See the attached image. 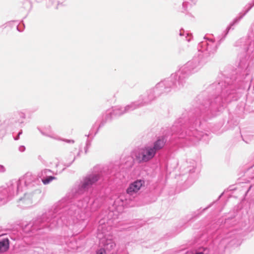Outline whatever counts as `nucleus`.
<instances>
[{
	"label": "nucleus",
	"instance_id": "8",
	"mask_svg": "<svg viewBox=\"0 0 254 254\" xmlns=\"http://www.w3.org/2000/svg\"><path fill=\"white\" fill-rule=\"evenodd\" d=\"M236 46L241 47L251 58H254V22L249 28L248 38H241L236 42Z\"/></svg>",
	"mask_w": 254,
	"mask_h": 254
},
{
	"label": "nucleus",
	"instance_id": "38",
	"mask_svg": "<svg viewBox=\"0 0 254 254\" xmlns=\"http://www.w3.org/2000/svg\"><path fill=\"white\" fill-rule=\"evenodd\" d=\"M22 133V130H21L18 133V136H20Z\"/></svg>",
	"mask_w": 254,
	"mask_h": 254
},
{
	"label": "nucleus",
	"instance_id": "26",
	"mask_svg": "<svg viewBox=\"0 0 254 254\" xmlns=\"http://www.w3.org/2000/svg\"><path fill=\"white\" fill-rule=\"evenodd\" d=\"M56 179V178L52 176V175L48 176V177H46L44 179L41 180L43 183L44 185L49 184L50 182H51L53 180Z\"/></svg>",
	"mask_w": 254,
	"mask_h": 254
},
{
	"label": "nucleus",
	"instance_id": "18",
	"mask_svg": "<svg viewBox=\"0 0 254 254\" xmlns=\"http://www.w3.org/2000/svg\"><path fill=\"white\" fill-rule=\"evenodd\" d=\"M37 128L43 135L50 138H54V134L51 126L47 125L43 127H38Z\"/></svg>",
	"mask_w": 254,
	"mask_h": 254
},
{
	"label": "nucleus",
	"instance_id": "14",
	"mask_svg": "<svg viewBox=\"0 0 254 254\" xmlns=\"http://www.w3.org/2000/svg\"><path fill=\"white\" fill-rule=\"evenodd\" d=\"M167 141L165 136H161L157 137V139L154 141L151 147L157 153L158 151L161 150L164 147Z\"/></svg>",
	"mask_w": 254,
	"mask_h": 254
},
{
	"label": "nucleus",
	"instance_id": "28",
	"mask_svg": "<svg viewBox=\"0 0 254 254\" xmlns=\"http://www.w3.org/2000/svg\"><path fill=\"white\" fill-rule=\"evenodd\" d=\"M254 6V0H252L251 2L249 3L246 5V7H247V9L245 10L244 14H245V15H246Z\"/></svg>",
	"mask_w": 254,
	"mask_h": 254
},
{
	"label": "nucleus",
	"instance_id": "5",
	"mask_svg": "<svg viewBox=\"0 0 254 254\" xmlns=\"http://www.w3.org/2000/svg\"><path fill=\"white\" fill-rule=\"evenodd\" d=\"M10 182L18 194L26 187L29 189L35 188L33 192H26L23 197L19 199V205L22 208L29 207L33 200H36L41 196V190L39 189L40 180L31 173L28 172L19 179L12 180Z\"/></svg>",
	"mask_w": 254,
	"mask_h": 254
},
{
	"label": "nucleus",
	"instance_id": "22",
	"mask_svg": "<svg viewBox=\"0 0 254 254\" xmlns=\"http://www.w3.org/2000/svg\"><path fill=\"white\" fill-rule=\"evenodd\" d=\"M53 172L49 169H44L41 171V173L39 174V176L41 178V180L48 177V176H51L53 174Z\"/></svg>",
	"mask_w": 254,
	"mask_h": 254
},
{
	"label": "nucleus",
	"instance_id": "32",
	"mask_svg": "<svg viewBox=\"0 0 254 254\" xmlns=\"http://www.w3.org/2000/svg\"><path fill=\"white\" fill-rule=\"evenodd\" d=\"M6 171L5 167L2 165H0V173H4Z\"/></svg>",
	"mask_w": 254,
	"mask_h": 254
},
{
	"label": "nucleus",
	"instance_id": "11",
	"mask_svg": "<svg viewBox=\"0 0 254 254\" xmlns=\"http://www.w3.org/2000/svg\"><path fill=\"white\" fill-rule=\"evenodd\" d=\"M12 186L11 183L9 181L7 184L6 187L0 188V205L4 204L15 195L18 194L14 187Z\"/></svg>",
	"mask_w": 254,
	"mask_h": 254
},
{
	"label": "nucleus",
	"instance_id": "39",
	"mask_svg": "<svg viewBox=\"0 0 254 254\" xmlns=\"http://www.w3.org/2000/svg\"><path fill=\"white\" fill-rule=\"evenodd\" d=\"M178 126V125L174 126L173 127V128H172V129H173V130H174L175 128L176 127H177Z\"/></svg>",
	"mask_w": 254,
	"mask_h": 254
},
{
	"label": "nucleus",
	"instance_id": "3",
	"mask_svg": "<svg viewBox=\"0 0 254 254\" xmlns=\"http://www.w3.org/2000/svg\"><path fill=\"white\" fill-rule=\"evenodd\" d=\"M218 44L213 39L204 37L197 46V53L191 60L182 66L178 69V73L182 74L186 79L191 74L197 72L207 62L210 57L216 53Z\"/></svg>",
	"mask_w": 254,
	"mask_h": 254
},
{
	"label": "nucleus",
	"instance_id": "20",
	"mask_svg": "<svg viewBox=\"0 0 254 254\" xmlns=\"http://www.w3.org/2000/svg\"><path fill=\"white\" fill-rule=\"evenodd\" d=\"M240 15L239 17H237L235 18L233 21L230 24L229 26L227 27L226 31V34L225 35H226L229 32V31L231 29L232 26L235 25V24H238L240 21L243 18V17L245 15V14H242L240 13Z\"/></svg>",
	"mask_w": 254,
	"mask_h": 254
},
{
	"label": "nucleus",
	"instance_id": "45",
	"mask_svg": "<svg viewBox=\"0 0 254 254\" xmlns=\"http://www.w3.org/2000/svg\"><path fill=\"white\" fill-rule=\"evenodd\" d=\"M250 189H251V187L249 188V189L248 190V191H249Z\"/></svg>",
	"mask_w": 254,
	"mask_h": 254
},
{
	"label": "nucleus",
	"instance_id": "29",
	"mask_svg": "<svg viewBox=\"0 0 254 254\" xmlns=\"http://www.w3.org/2000/svg\"><path fill=\"white\" fill-rule=\"evenodd\" d=\"M96 254H108V253L103 247H102L96 251Z\"/></svg>",
	"mask_w": 254,
	"mask_h": 254
},
{
	"label": "nucleus",
	"instance_id": "42",
	"mask_svg": "<svg viewBox=\"0 0 254 254\" xmlns=\"http://www.w3.org/2000/svg\"><path fill=\"white\" fill-rule=\"evenodd\" d=\"M36 1H37L38 2H41V0H36Z\"/></svg>",
	"mask_w": 254,
	"mask_h": 254
},
{
	"label": "nucleus",
	"instance_id": "10",
	"mask_svg": "<svg viewBox=\"0 0 254 254\" xmlns=\"http://www.w3.org/2000/svg\"><path fill=\"white\" fill-rule=\"evenodd\" d=\"M156 153L151 146L146 145L136 152L135 159L138 163L147 162L154 157Z\"/></svg>",
	"mask_w": 254,
	"mask_h": 254
},
{
	"label": "nucleus",
	"instance_id": "15",
	"mask_svg": "<svg viewBox=\"0 0 254 254\" xmlns=\"http://www.w3.org/2000/svg\"><path fill=\"white\" fill-rule=\"evenodd\" d=\"M124 107L121 106H116L112 109L111 112L108 113L106 117V120L110 119L112 118L120 117L125 114Z\"/></svg>",
	"mask_w": 254,
	"mask_h": 254
},
{
	"label": "nucleus",
	"instance_id": "30",
	"mask_svg": "<svg viewBox=\"0 0 254 254\" xmlns=\"http://www.w3.org/2000/svg\"><path fill=\"white\" fill-rule=\"evenodd\" d=\"M105 122H106V121H102V122H101V123L99 125L98 129H97L96 132H95V133H96L98 132V130L99 129V128L100 127H102L104 125Z\"/></svg>",
	"mask_w": 254,
	"mask_h": 254
},
{
	"label": "nucleus",
	"instance_id": "1",
	"mask_svg": "<svg viewBox=\"0 0 254 254\" xmlns=\"http://www.w3.org/2000/svg\"><path fill=\"white\" fill-rule=\"evenodd\" d=\"M251 67L248 65L244 71L245 80L236 82L229 83L230 79L226 78L224 81L215 82L209 86L208 92H210V98L200 105L199 109L195 111V116L191 118L187 122L183 123L182 119L178 120L180 129L176 133L179 138H186L192 143L200 140L203 133L198 130L202 124L200 118L205 121L217 115L223 109L224 106L232 101L237 100L241 96V90L248 86L250 87L252 78L250 74Z\"/></svg>",
	"mask_w": 254,
	"mask_h": 254
},
{
	"label": "nucleus",
	"instance_id": "13",
	"mask_svg": "<svg viewBox=\"0 0 254 254\" xmlns=\"http://www.w3.org/2000/svg\"><path fill=\"white\" fill-rule=\"evenodd\" d=\"M145 182L143 180H137L131 183L126 190L125 192L127 195L131 198L133 200L136 193L140 190L141 188L144 185Z\"/></svg>",
	"mask_w": 254,
	"mask_h": 254
},
{
	"label": "nucleus",
	"instance_id": "41",
	"mask_svg": "<svg viewBox=\"0 0 254 254\" xmlns=\"http://www.w3.org/2000/svg\"><path fill=\"white\" fill-rule=\"evenodd\" d=\"M81 151H79L78 152V153H77V155H78V156H79V154H80V152H81Z\"/></svg>",
	"mask_w": 254,
	"mask_h": 254
},
{
	"label": "nucleus",
	"instance_id": "19",
	"mask_svg": "<svg viewBox=\"0 0 254 254\" xmlns=\"http://www.w3.org/2000/svg\"><path fill=\"white\" fill-rule=\"evenodd\" d=\"M9 247V242L8 239H3L0 241V253L7 251Z\"/></svg>",
	"mask_w": 254,
	"mask_h": 254
},
{
	"label": "nucleus",
	"instance_id": "2",
	"mask_svg": "<svg viewBox=\"0 0 254 254\" xmlns=\"http://www.w3.org/2000/svg\"><path fill=\"white\" fill-rule=\"evenodd\" d=\"M89 197L87 196L83 200H79L77 204H71L66 198H63L36 221L33 229L36 228L37 225L38 229L45 227L52 229L64 224L74 223L78 219H85L90 215V212L95 211L98 207H95L96 200H94L89 207Z\"/></svg>",
	"mask_w": 254,
	"mask_h": 254
},
{
	"label": "nucleus",
	"instance_id": "31",
	"mask_svg": "<svg viewBox=\"0 0 254 254\" xmlns=\"http://www.w3.org/2000/svg\"><path fill=\"white\" fill-rule=\"evenodd\" d=\"M18 150L21 152H23L25 150V147L23 145H21L19 147Z\"/></svg>",
	"mask_w": 254,
	"mask_h": 254
},
{
	"label": "nucleus",
	"instance_id": "17",
	"mask_svg": "<svg viewBox=\"0 0 254 254\" xmlns=\"http://www.w3.org/2000/svg\"><path fill=\"white\" fill-rule=\"evenodd\" d=\"M234 230H231L230 232H229L227 235L224 238H223L221 243L223 244L225 243H231L232 245L235 244V239L237 238L238 236L235 233H234Z\"/></svg>",
	"mask_w": 254,
	"mask_h": 254
},
{
	"label": "nucleus",
	"instance_id": "23",
	"mask_svg": "<svg viewBox=\"0 0 254 254\" xmlns=\"http://www.w3.org/2000/svg\"><path fill=\"white\" fill-rule=\"evenodd\" d=\"M7 128L3 122L0 121V138H2L6 134Z\"/></svg>",
	"mask_w": 254,
	"mask_h": 254
},
{
	"label": "nucleus",
	"instance_id": "21",
	"mask_svg": "<svg viewBox=\"0 0 254 254\" xmlns=\"http://www.w3.org/2000/svg\"><path fill=\"white\" fill-rule=\"evenodd\" d=\"M196 2L197 0H184L183 3V7L185 10H187L192 6L195 5Z\"/></svg>",
	"mask_w": 254,
	"mask_h": 254
},
{
	"label": "nucleus",
	"instance_id": "12",
	"mask_svg": "<svg viewBox=\"0 0 254 254\" xmlns=\"http://www.w3.org/2000/svg\"><path fill=\"white\" fill-rule=\"evenodd\" d=\"M132 201L131 198L128 197L125 192L122 193L116 198L113 206L117 211H121L125 206H131L130 203Z\"/></svg>",
	"mask_w": 254,
	"mask_h": 254
},
{
	"label": "nucleus",
	"instance_id": "43",
	"mask_svg": "<svg viewBox=\"0 0 254 254\" xmlns=\"http://www.w3.org/2000/svg\"><path fill=\"white\" fill-rule=\"evenodd\" d=\"M250 189H251V187L249 188V189L248 190V191H249Z\"/></svg>",
	"mask_w": 254,
	"mask_h": 254
},
{
	"label": "nucleus",
	"instance_id": "16",
	"mask_svg": "<svg viewBox=\"0 0 254 254\" xmlns=\"http://www.w3.org/2000/svg\"><path fill=\"white\" fill-rule=\"evenodd\" d=\"M144 106L142 104L141 101H140V99L139 98L138 100L132 102L130 104L126 105L124 107V111L126 113H129L134 111L135 109H138L141 107Z\"/></svg>",
	"mask_w": 254,
	"mask_h": 254
},
{
	"label": "nucleus",
	"instance_id": "33",
	"mask_svg": "<svg viewBox=\"0 0 254 254\" xmlns=\"http://www.w3.org/2000/svg\"><path fill=\"white\" fill-rule=\"evenodd\" d=\"M63 141H64V142H66V143H74V140H72V139H64Z\"/></svg>",
	"mask_w": 254,
	"mask_h": 254
},
{
	"label": "nucleus",
	"instance_id": "34",
	"mask_svg": "<svg viewBox=\"0 0 254 254\" xmlns=\"http://www.w3.org/2000/svg\"><path fill=\"white\" fill-rule=\"evenodd\" d=\"M239 65L242 68H244V67H245L246 66V64H244L243 65V62L242 61H241L240 62V64H239Z\"/></svg>",
	"mask_w": 254,
	"mask_h": 254
},
{
	"label": "nucleus",
	"instance_id": "6",
	"mask_svg": "<svg viewBox=\"0 0 254 254\" xmlns=\"http://www.w3.org/2000/svg\"><path fill=\"white\" fill-rule=\"evenodd\" d=\"M111 227H106V224L100 225L98 227L97 238L99 239V245L103 247L108 254H115L117 251L116 244L113 240V236L110 232Z\"/></svg>",
	"mask_w": 254,
	"mask_h": 254
},
{
	"label": "nucleus",
	"instance_id": "7",
	"mask_svg": "<svg viewBox=\"0 0 254 254\" xmlns=\"http://www.w3.org/2000/svg\"><path fill=\"white\" fill-rule=\"evenodd\" d=\"M99 173H92L87 175L79 184L76 185L72 190V193L75 196L86 191L100 178Z\"/></svg>",
	"mask_w": 254,
	"mask_h": 254
},
{
	"label": "nucleus",
	"instance_id": "37",
	"mask_svg": "<svg viewBox=\"0 0 254 254\" xmlns=\"http://www.w3.org/2000/svg\"><path fill=\"white\" fill-rule=\"evenodd\" d=\"M19 27H20V26H18V25H17V26H16V28H17V30H18V31H22V30H21L19 29Z\"/></svg>",
	"mask_w": 254,
	"mask_h": 254
},
{
	"label": "nucleus",
	"instance_id": "9",
	"mask_svg": "<svg viewBox=\"0 0 254 254\" xmlns=\"http://www.w3.org/2000/svg\"><path fill=\"white\" fill-rule=\"evenodd\" d=\"M25 118L26 115L24 112L16 111L9 115L3 122L8 129L9 128L15 127L17 125L22 124Z\"/></svg>",
	"mask_w": 254,
	"mask_h": 254
},
{
	"label": "nucleus",
	"instance_id": "24",
	"mask_svg": "<svg viewBox=\"0 0 254 254\" xmlns=\"http://www.w3.org/2000/svg\"><path fill=\"white\" fill-rule=\"evenodd\" d=\"M191 165L188 166L187 168L185 169L184 174L189 172L190 174H192L194 172L195 168L196 167V163L194 161L191 162Z\"/></svg>",
	"mask_w": 254,
	"mask_h": 254
},
{
	"label": "nucleus",
	"instance_id": "44",
	"mask_svg": "<svg viewBox=\"0 0 254 254\" xmlns=\"http://www.w3.org/2000/svg\"><path fill=\"white\" fill-rule=\"evenodd\" d=\"M250 189H251V187L249 188V189L248 190V191H249Z\"/></svg>",
	"mask_w": 254,
	"mask_h": 254
},
{
	"label": "nucleus",
	"instance_id": "27",
	"mask_svg": "<svg viewBox=\"0 0 254 254\" xmlns=\"http://www.w3.org/2000/svg\"><path fill=\"white\" fill-rule=\"evenodd\" d=\"M235 220L234 218H228L225 220L224 225L226 227L228 226L229 225H234Z\"/></svg>",
	"mask_w": 254,
	"mask_h": 254
},
{
	"label": "nucleus",
	"instance_id": "25",
	"mask_svg": "<svg viewBox=\"0 0 254 254\" xmlns=\"http://www.w3.org/2000/svg\"><path fill=\"white\" fill-rule=\"evenodd\" d=\"M179 35L180 36H185L186 40L188 42H190L191 40V39H192V36L191 34L189 33L188 32H186L185 31H182L180 30Z\"/></svg>",
	"mask_w": 254,
	"mask_h": 254
},
{
	"label": "nucleus",
	"instance_id": "36",
	"mask_svg": "<svg viewBox=\"0 0 254 254\" xmlns=\"http://www.w3.org/2000/svg\"><path fill=\"white\" fill-rule=\"evenodd\" d=\"M19 136H18V135H17L16 137H14V139L15 140H18L19 138Z\"/></svg>",
	"mask_w": 254,
	"mask_h": 254
},
{
	"label": "nucleus",
	"instance_id": "40",
	"mask_svg": "<svg viewBox=\"0 0 254 254\" xmlns=\"http://www.w3.org/2000/svg\"><path fill=\"white\" fill-rule=\"evenodd\" d=\"M187 165H188V163H187V162H186V163H185V164H184V167H186V166H187Z\"/></svg>",
	"mask_w": 254,
	"mask_h": 254
},
{
	"label": "nucleus",
	"instance_id": "35",
	"mask_svg": "<svg viewBox=\"0 0 254 254\" xmlns=\"http://www.w3.org/2000/svg\"><path fill=\"white\" fill-rule=\"evenodd\" d=\"M75 159V156H74L73 159L72 160V161L68 165H67L66 166L67 167H69L72 163V162L74 161Z\"/></svg>",
	"mask_w": 254,
	"mask_h": 254
},
{
	"label": "nucleus",
	"instance_id": "4",
	"mask_svg": "<svg viewBox=\"0 0 254 254\" xmlns=\"http://www.w3.org/2000/svg\"><path fill=\"white\" fill-rule=\"evenodd\" d=\"M186 83V79L182 74L178 73V70L169 77L158 83L155 87L146 90L139 98L144 106H147L163 94L181 89Z\"/></svg>",
	"mask_w": 254,
	"mask_h": 254
}]
</instances>
